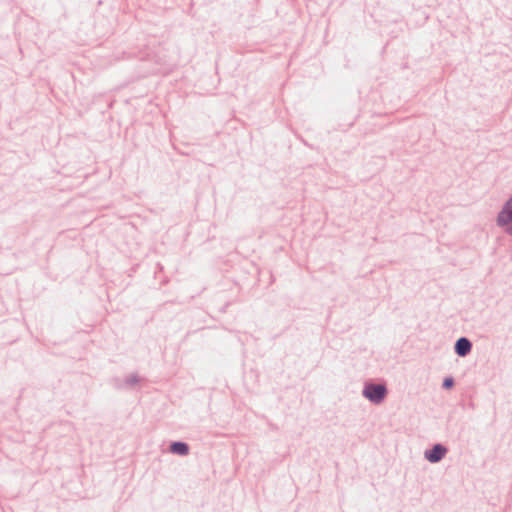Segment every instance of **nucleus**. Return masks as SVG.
<instances>
[{
    "label": "nucleus",
    "instance_id": "obj_1",
    "mask_svg": "<svg viewBox=\"0 0 512 512\" xmlns=\"http://www.w3.org/2000/svg\"><path fill=\"white\" fill-rule=\"evenodd\" d=\"M363 395L374 403H380L386 396V388L381 384L366 385Z\"/></svg>",
    "mask_w": 512,
    "mask_h": 512
},
{
    "label": "nucleus",
    "instance_id": "obj_2",
    "mask_svg": "<svg viewBox=\"0 0 512 512\" xmlns=\"http://www.w3.org/2000/svg\"><path fill=\"white\" fill-rule=\"evenodd\" d=\"M498 223L507 226V231L512 234V198L507 202L498 216Z\"/></svg>",
    "mask_w": 512,
    "mask_h": 512
},
{
    "label": "nucleus",
    "instance_id": "obj_3",
    "mask_svg": "<svg viewBox=\"0 0 512 512\" xmlns=\"http://www.w3.org/2000/svg\"><path fill=\"white\" fill-rule=\"evenodd\" d=\"M446 453V448L441 445H435L430 451L425 453L428 461L435 463L441 460Z\"/></svg>",
    "mask_w": 512,
    "mask_h": 512
},
{
    "label": "nucleus",
    "instance_id": "obj_4",
    "mask_svg": "<svg viewBox=\"0 0 512 512\" xmlns=\"http://www.w3.org/2000/svg\"><path fill=\"white\" fill-rule=\"evenodd\" d=\"M471 350V343L466 338H460L455 345V351L459 356H465Z\"/></svg>",
    "mask_w": 512,
    "mask_h": 512
},
{
    "label": "nucleus",
    "instance_id": "obj_5",
    "mask_svg": "<svg viewBox=\"0 0 512 512\" xmlns=\"http://www.w3.org/2000/svg\"><path fill=\"white\" fill-rule=\"evenodd\" d=\"M188 450V446L182 442H175L171 445V451L175 454L186 455Z\"/></svg>",
    "mask_w": 512,
    "mask_h": 512
},
{
    "label": "nucleus",
    "instance_id": "obj_6",
    "mask_svg": "<svg viewBox=\"0 0 512 512\" xmlns=\"http://www.w3.org/2000/svg\"><path fill=\"white\" fill-rule=\"evenodd\" d=\"M443 386L445 388H451L453 386V380L451 378H447L444 380Z\"/></svg>",
    "mask_w": 512,
    "mask_h": 512
}]
</instances>
